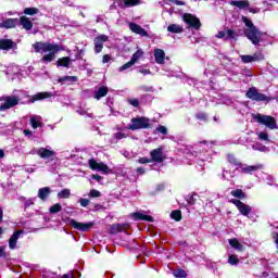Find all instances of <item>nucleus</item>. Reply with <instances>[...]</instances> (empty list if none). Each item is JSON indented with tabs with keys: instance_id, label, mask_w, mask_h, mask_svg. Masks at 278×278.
<instances>
[{
	"instance_id": "f257e3e1",
	"label": "nucleus",
	"mask_w": 278,
	"mask_h": 278,
	"mask_svg": "<svg viewBox=\"0 0 278 278\" xmlns=\"http://www.w3.org/2000/svg\"><path fill=\"white\" fill-rule=\"evenodd\" d=\"M33 49L35 53H46L40 60L43 64H51V62L55 60V55H58L60 51H64V47L58 43L42 41L35 42Z\"/></svg>"
},
{
	"instance_id": "f03ea898",
	"label": "nucleus",
	"mask_w": 278,
	"mask_h": 278,
	"mask_svg": "<svg viewBox=\"0 0 278 278\" xmlns=\"http://www.w3.org/2000/svg\"><path fill=\"white\" fill-rule=\"evenodd\" d=\"M242 21L245 25V28L243 29L244 36L252 42V45H260L262 42V38L264 37V33L260 31L257 27H255V24L247 17L242 16Z\"/></svg>"
},
{
	"instance_id": "7ed1b4c3",
	"label": "nucleus",
	"mask_w": 278,
	"mask_h": 278,
	"mask_svg": "<svg viewBox=\"0 0 278 278\" xmlns=\"http://www.w3.org/2000/svg\"><path fill=\"white\" fill-rule=\"evenodd\" d=\"M0 112H5L8 110H12V108H16L21 99L18 98V96H2L0 98Z\"/></svg>"
},
{
	"instance_id": "20e7f679",
	"label": "nucleus",
	"mask_w": 278,
	"mask_h": 278,
	"mask_svg": "<svg viewBox=\"0 0 278 278\" xmlns=\"http://www.w3.org/2000/svg\"><path fill=\"white\" fill-rule=\"evenodd\" d=\"M254 121L261 125H265L268 129H277V119L270 115H254Z\"/></svg>"
},
{
	"instance_id": "39448f33",
	"label": "nucleus",
	"mask_w": 278,
	"mask_h": 278,
	"mask_svg": "<svg viewBox=\"0 0 278 278\" xmlns=\"http://www.w3.org/2000/svg\"><path fill=\"white\" fill-rule=\"evenodd\" d=\"M131 123L128 126V129H131V131H136L138 129H149V118L147 117H135L131 119Z\"/></svg>"
},
{
	"instance_id": "423d86ee",
	"label": "nucleus",
	"mask_w": 278,
	"mask_h": 278,
	"mask_svg": "<svg viewBox=\"0 0 278 278\" xmlns=\"http://www.w3.org/2000/svg\"><path fill=\"white\" fill-rule=\"evenodd\" d=\"M89 168H91V170H98V173H102L103 175H110V173H112V169H110L108 165L99 163L94 161V159L89 160Z\"/></svg>"
},
{
	"instance_id": "0eeeda50",
	"label": "nucleus",
	"mask_w": 278,
	"mask_h": 278,
	"mask_svg": "<svg viewBox=\"0 0 278 278\" xmlns=\"http://www.w3.org/2000/svg\"><path fill=\"white\" fill-rule=\"evenodd\" d=\"M182 21L192 29H200L201 27V21L190 13H185L182 15Z\"/></svg>"
},
{
	"instance_id": "6e6552de",
	"label": "nucleus",
	"mask_w": 278,
	"mask_h": 278,
	"mask_svg": "<svg viewBox=\"0 0 278 278\" xmlns=\"http://www.w3.org/2000/svg\"><path fill=\"white\" fill-rule=\"evenodd\" d=\"M245 97L248 99H251L252 101H269L270 100L268 99V97H266V94L260 93V91H257V88L255 87L250 88L247 91Z\"/></svg>"
},
{
	"instance_id": "1a4fd4ad",
	"label": "nucleus",
	"mask_w": 278,
	"mask_h": 278,
	"mask_svg": "<svg viewBox=\"0 0 278 278\" xmlns=\"http://www.w3.org/2000/svg\"><path fill=\"white\" fill-rule=\"evenodd\" d=\"M70 225L77 231H90L94 227V222L79 223L75 219H70Z\"/></svg>"
},
{
	"instance_id": "9d476101",
	"label": "nucleus",
	"mask_w": 278,
	"mask_h": 278,
	"mask_svg": "<svg viewBox=\"0 0 278 278\" xmlns=\"http://www.w3.org/2000/svg\"><path fill=\"white\" fill-rule=\"evenodd\" d=\"M36 153L41 157V160H53L56 155L55 151L51 149V147L39 148L36 150Z\"/></svg>"
},
{
	"instance_id": "9b49d317",
	"label": "nucleus",
	"mask_w": 278,
	"mask_h": 278,
	"mask_svg": "<svg viewBox=\"0 0 278 278\" xmlns=\"http://www.w3.org/2000/svg\"><path fill=\"white\" fill-rule=\"evenodd\" d=\"M230 203L236 205V207L239 210V212H240V214H242V216H249L253 210L250 205L244 204V202H242L240 200L232 199V200H230Z\"/></svg>"
},
{
	"instance_id": "f8f14e48",
	"label": "nucleus",
	"mask_w": 278,
	"mask_h": 278,
	"mask_svg": "<svg viewBox=\"0 0 278 278\" xmlns=\"http://www.w3.org/2000/svg\"><path fill=\"white\" fill-rule=\"evenodd\" d=\"M239 168H241V173L243 175H253V173H257V170H262V168H264V165L263 164H256V165L241 164Z\"/></svg>"
},
{
	"instance_id": "ddd939ff",
	"label": "nucleus",
	"mask_w": 278,
	"mask_h": 278,
	"mask_svg": "<svg viewBox=\"0 0 278 278\" xmlns=\"http://www.w3.org/2000/svg\"><path fill=\"white\" fill-rule=\"evenodd\" d=\"M109 37L106 35H99L93 39L94 53H101L103 51V43L108 42Z\"/></svg>"
},
{
	"instance_id": "4468645a",
	"label": "nucleus",
	"mask_w": 278,
	"mask_h": 278,
	"mask_svg": "<svg viewBox=\"0 0 278 278\" xmlns=\"http://www.w3.org/2000/svg\"><path fill=\"white\" fill-rule=\"evenodd\" d=\"M240 59L243 62V64H251V62H260L264 60V54L254 53L253 55H241Z\"/></svg>"
},
{
	"instance_id": "2eb2a0df",
	"label": "nucleus",
	"mask_w": 278,
	"mask_h": 278,
	"mask_svg": "<svg viewBox=\"0 0 278 278\" xmlns=\"http://www.w3.org/2000/svg\"><path fill=\"white\" fill-rule=\"evenodd\" d=\"M150 155L152 157V162H156L157 164L164 162V152L162 151V148L154 149L150 152Z\"/></svg>"
},
{
	"instance_id": "dca6fc26",
	"label": "nucleus",
	"mask_w": 278,
	"mask_h": 278,
	"mask_svg": "<svg viewBox=\"0 0 278 278\" xmlns=\"http://www.w3.org/2000/svg\"><path fill=\"white\" fill-rule=\"evenodd\" d=\"M23 236V230H16L9 239V249L14 251L16 249V243L18 242V239Z\"/></svg>"
},
{
	"instance_id": "f3484780",
	"label": "nucleus",
	"mask_w": 278,
	"mask_h": 278,
	"mask_svg": "<svg viewBox=\"0 0 278 278\" xmlns=\"http://www.w3.org/2000/svg\"><path fill=\"white\" fill-rule=\"evenodd\" d=\"M142 4V0H119L118 1V7L119 8H134L136 5Z\"/></svg>"
},
{
	"instance_id": "a211bd4d",
	"label": "nucleus",
	"mask_w": 278,
	"mask_h": 278,
	"mask_svg": "<svg viewBox=\"0 0 278 278\" xmlns=\"http://www.w3.org/2000/svg\"><path fill=\"white\" fill-rule=\"evenodd\" d=\"M129 29L134 31V34H138L139 36L147 37L149 34L144 28H142L140 25L136 23H130L129 24Z\"/></svg>"
},
{
	"instance_id": "6ab92c4d",
	"label": "nucleus",
	"mask_w": 278,
	"mask_h": 278,
	"mask_svg": "<svg viewBox=\"0 0 278 278\" xmlns=\"http://www.w3.org/2000/svg\"><path fill=\"white\" fill-rule=\"evenodd\" d=\"M18 23V20L16 18H7L0 21V27H3L4 29H12V27H16V24Z\"/></svg>"
},
{
	"instance_id": "aec40b11",
	"label": "nucleus",
	"mask_w": 278,
	"mask_h": 278,
	"mask_svg": "<svg viewBox=\"0 0 278 278\" xmlns=\"http://www.w3.org/2000/svg\"><path fill=\"white\" fill-rule=\"evenodd\" d=\"M216 38H225L226 40H233V38H236V31H233L232 29H228L226 31L220 30L216 35Z\"/></svg>"
},
{
	"instance_id": "412c9836",
	"label": "nucleus",
	"mask_w": 278,
	"mask_h": 278,
	"mask_svg": "<svg viewBox=\"0 0 278 278\" xmlns=\"http://www.w3.org/2000/svg\"><path fill=\"white\" fill-rule=\"evenodd\" d=\"M53 97V93L51 92H39L30 99V103H35V101H42L45 99H51Z\"/></svg>"
},
{
	"instance_id": "4be33fe9",
	"label": "nucleus",
	"mask_w": 278,
	"mask_h": 278,
	"mask_svg": "<svg viewBox=\"0 0 278 278\" xmlns=\"http://www.w3.org/2000/svg\"><path fill=\"white\" fill-rule=\"evenodd\" d=\"M166 58V53L162 49L154 50V59L156 64H164V60Z\"/></svg>"
},
{
	"instance_id": "5701e85b",
	"label": "nucleus",
	"mask_w": 278,
	"mask_h": 278,
	"mask_svg": "<svg viewBox=\"0 0 278 278\" xmlns=\"http://www.w3.org/2000/svg\"><path fill=\"white\" fill-rule=\"evenodd\" d=\"M132 218L135 220H146L147 223H153L152 216L144 215V213H141V212L132 213Z\"/></svg>"
},
{
	"instance_id": "b1692460",
	"label": "nucleus",
	"mask_w": 278,
	"mask_h": 278,
	"mask_svg": "<svg viewBox=\"0 0 278 278\" xmlns=\"http://www.w3.org/2000/svg\"><path fill=\"white\" fill-rule=\"evenodd\" d=\"M10 49H14V41L10 39H1L0 40V50L10 51Z\"/></svg>"
},
{
	"instance_id": "393cba45",
	"label": "nucleus",
	"mask_w": 278,
	"mask_h": 278,
	"mask_svg": "<svg viewBox=\"0 0 278 278\" xmlns=\"http://www.w3.org/2000/svg\"><path fill=\"white\" fill-rule=\"evenodd\" d=\"M30 125L33 129H38V127H42V117L39 115L30 116Z\"/></svg>"
},
{
	"instance_id": "a878e982",
	"label": "nucleus",
	"mask_w": 278,
	"mask_h": 278,
	"mask_svg": "<svg viewBox=\"0 0 278 278\" xmlns=\"http://www.w3.org/2000/svg\"><path fill=\"white\" fill-rule=\"evenodd\" d=\"M108 87L102 86L100 87L96 92H94V99H97V101H99L100 99H103V97H106L108 94Z\"/></svg>"
},
{
	"instance_id": "bb28decb",
	"label": "nucleus",
	"mask_w": 278,
	"mask_h": 278,
	"mask_svg": "<svg viewBox=\"0 0 278 278\" xmlns=\"http://www.w3.org/2000/svg\"><path fill=\"white\" fill-rule=\"evenodd\" d=\"M71 62H72L71 58L63 56L56 61V66H59V67L62 66L63 68H68L71 66Z\"/></svg>"
},
{
	"instance_id": "cd10ccee",
	"label": "nucleus",
	"mask_w": 278,
	"mask_h": 278,
	"mask_svg": "<svg viewBox=\"0 0 278 278\" xmlns=\"http://www.w3.org/2000/svg\"><path fill=\"white\" fill-rule=\"evenodd\" d=\"M51 194V189L49 187H43L38 190V197L41 201H47V198Z\"/></svg>"
},
{
	"instance_id": "c85d7f7f",
	"label": "nucleus",
	"mask_w": 278,
	"mask_h": 278,
	"mask_svg": "<svg viewBox=\"0 0 278 278\" xmlns=\"http://www.w3.org/2000/svg\"><path fill=\"white\" fill-rule=\"evenodd\" d=\"M20 23H21L22 27H24V29H26L27 31H29V29H31L34 27V24L31 23V21L25 16H22L20 18Z\"/></svg>"
},
{
	"instance_id": "c756f323",
	"label": "nucleus",
	"mask_w": 278,
	"mask_h": 278,
	"mask_svg": "<svg viewBox=\"0 0 278 278\" xmlns=\"http://www.w3.org/2000/svg\"><path fill=\"white\" fill-rule=\"evenodd\" d=\"M228 243L232 247V249H235L236 251H244V247L242 245V243H240V241H238V239L232 238L228 240Z\"/></svg>"
},
{
	"instance_id": "7c9ffc66",
	"label": "nucleus",
	"mask_w": 278,
	"mask_h": 278,
	"mask_svg": "<svg viewBox=\"0 0 278 278\" xmlns=\"http://www.w3.org/2000/svg\"><path fill=\"white\" fill-rule=\"evenodd\" d=\"M167 31H169V34H181L184 31V26L179 24H172L167 27Z\"/></svg>"
},
{
	"instance_id": "2f4dec72",
	"label": "nucleus",
	"mask_w": 278,
	"mask_h": 278,
	"mask_svg": "<svg viewBox=\"0 0 278 278\" xmlns=\"http://www.w3.org/2000/svg\"><path fill=\"white\" fill-rule=\"evenodd\" d=\"M230 5H233L235 8H239V10H247V8H249V1L247 0L231 1Z\"/></svg>"
},
{
	"instance_id": "473e14b6",
	"label": "nucleus",
	"mask_w": 278,
	"mask_h": 278,
	"mask_svg": "<svg viewBox=\"0 0 278 278\" xmlns=\"http://www.w3.org/2000/svg\"><path fill=\"white\" fill-rule=\"evenodd\" d=\"M144 56V51L142 49H138L131 56V61L137 64L138 60Z\"/></svg>"
},
{
	"instance_id": "72a5a7b5",
	"label": "nucleus",
	"mask_w": 278,
	"mask_h": 278,
	"mask_svg": "<svg viewBox=\"0 0 278 278\" xmlns=\"http://www.w3.org/2000/svg\"><path fill=\"white\" fill-rule=\"evenodd\" d=\"M235 199H247V194L242 192V189H236L230 192Z\"/></svg>"
},
{
	"instance_id": "f704fd0d",
	"label": "nucleus",
	"mask_w": 278,
	"mask_h": 278,
	"mask_svg": "<svg viewBox=\"0 0 278 278\" xmlns=\"http://www.w3.org/2000/svg\"><path fill=\"white\" fill-rule=\"evenodd\" d=\"M252 149L254 151H261L262 153H268V148L262 143H253Z\"/></svg>"
},
{
	"instance_id": "c9c22d12",
	"label": "nucleus",
	"mask_w": 278,
	"mask_h": 278,
	"mask_svg": "<svg viewBox=\"0 0 278 278\" xmlns=\"http://www.w3.org/2000/svg\"><path fill=\"white\" fill-rule=\"evenodd\" d=\"M228 264H230V266H238V264H240V258H238V255L231 254L228 257Z\"/></svg>"
},
{
	"instance_id": "e433bc0d",
	"label": "nucleus",
	"mask_w": 278,
	"mask_h": 278,
	"mask_svg": "<svg viewBox=\"0 0 278 278\" xmlns=\"http://www.w3.org/2000/svg\"><path fill=\"white\" fill-rule=\"evenodd\" d=\"M59 199H70L71 198V190L70 189H63L58 193Z\"/></svg>"
},
{
	"instance_id": "4c0bfd02",
	"label": "nucleus",
	"mask_w": 278,
	"mask_h": 278,
	"mask_svg": "<svg viewBox=\"0 0 278 278\" xmlns=\"http://www.w3.org/2000/svg\"><path fill=\"white\" fill-rule=\"evenodd\" d=\"M59 84H66V81H77L76 76H64L58 79Z\"/></svg>"
},
{
	"instance_id": "58836bf2",
	"label": "nucleus",
	"mask_w": 278,
	"mask_h": 278,
	"mask_svg": "<svg viewBox=\"0 0 278 278\" xmlns=\"http://www.w3.org/2000/svg\"><path fill=\"white\" fill-rule=\"evenodd\" d=\"M227 159L230 164L239 167L242 166V163H240V161H238V159H236V156H233L232 154H228Z\"/></svg>"
},
{
	"instance_id": "ea45409f",
	"label": "nucleus",
	"mask_w": 278,
	"mask_h": 278,
	"mask_svg": "<svg viewBox=\"0 0 278 278\" xmlns=\"http://www.w3.org/2000/svg\"><path fill=\"white\" fill-rule=\"evenodd\" d=\"M134 64H136L134 61H129L127 63H125L124 65H122L118 71L119 73H123V71H127L128 68H131V66H134Z\"/></svg>"
},
{
	"instance_id": "a19ab883",
	"label": "nucleus",
	"mask_w": 278,
	"mask_h": 278,
	"mask_svg": "<svg viewBox=\"0 0 278 278\" xmlns=\"http://www.w3.org/2000/svg\"><path fill=\"white\" fill-rule=\"evenodd\" d=\"M24 14H26L28 16H34V14H38V9H36V8H26L24 10Z\"/></svg>"
},
{
	"instance_id": "79ce46f5",
	"label": "nucleus",
	"mask_w": 278,
	"mask_h": 278,
	"mask_svg": "<svg viewBox=\"0 0 278 278\" xmlns=\"http://www.w3.org/2000/svg\"><path fill=\"white\" fill-rule=\"evenodd\" d=\"M62 211V205L56 203L50 207V214H58V212Z\"/></svg>"
},
{
	"instance_id": "37998d69",
	"label": "nucleus",
	"mask_w": 278,
	"mask_h": 278,
	"mask_svg": "<svg viewBox=\"0 0 278 278\" xmlns=\"http://www.w3.org/2000/svg\"><path fill=\"white\" fill-rule=\"evenodd\" d=\"M170 216H172V218H173L174 220L179 222V220H181V211H173V212L170 213Z\"/></svg>"
},
{
	"instance_id": "c03bdc74",
	"label": "nucleus",
	"mask_w": 278,
	"mask_h": 278,
	"mask_svg": "<svg viewBox=\"0 0 278 278\" xmlns=\"http://www.w3.org/2000/svg\"><path fill=\"white\" fill-rule=\"evenodd\" d=\"M22 201H24V207H29L30 205H34V202L36 201V198L31 199H25L23 198Z\"/></svg>"
},
{
	"instance_id": "a18cd8bd",
	"label": "nucleus",
	"mask_w": 278,
	"mask_h": 278,
	"mask_svg": "<svg viewBox=\"0 0 278 278\" xmlns=\"http://www.w3.org/2000/svg\"><path fill=\"white\" fill-rule=\"evenodd\" d=\"M89 197L91 199H99V197H101V192L97 189L90 190Z\"/></svg>"
},
{
	"instance_id": "49530a36",
	"label": "nucleus",
	"mask_w": 278,
	"mask_h": 278,
	"mask_svg": "<svg viewBox=\"0 0 278 278\" xmlns=\"http://www.w3.org/2000/svg\"><path fill=\"white\" fill-rule=\"evenodd\" d=\"M257 136H258V139H260V140H263V141H265V142H268V132L261 131V132L257 134Z\"/></svg>"
},
{
	"instance_id": "de8ad7c7",
	"label": "nucleus",
	"mask_w": 278,
	"mask_h": 278,
	"mask_svg": "<svg viewBox=\"0 0 278 278\" xmlns=\"http://www.w3.org/2000/svg\"><path fill=\"white\" fill-rule=\"evenodd\" d=\"M175 277H178V278H186L187 277V274H186V270H182V269H178L174 273Z\"/></svg>"
},
{
	"instance_id": "09e8293b",
	"label": "nucleus",
	"mask_w": 278,
	"mask_h": 278,
	"mask_svg": "<svg viewBox=\"0 0 278 278\" xmlns=\"http://www.w3.org/2000/svg\"><path fill=\"white\" fill-rule=\"evenodd\" d=\"M79 203H80L81 207H88L90 205V200L80 198Z\"/></svg>"
},
{
	"instance_id": "8fccbe9b",
	"label": "nucleus",
	"mask_w": 278,
	"mask_h": 278,
	"mask_svg": "<svg viewBox=\"0 0 278 278\" xmlns=\"http://www.w3.org/2000/svg\"><path fill=\"white\" fill-rule=\"evenodd\" d=\"M156 131H159V134H163V136H166V134H168V128H166L165 126H159L156 128Z\"/></svg>"
},
{
	"instance_id": "3c124183",
	"label": "nucleus",
	"mask_w": 278,
	"mask_h": 278,
	"mask_svg": "<svg viewBox=\"0 0 278 278\" xmlns=\"http://www.w3.org/2000/svg\"><path fill=\"white\" fill-rule=\"evenodd\" d=\"M114 138L115 140H123L124 138H127V135H125V132L119 131L114 135Z\"/></svg>"
},
{
	"instance_id": "603ef678",
	"label": "nucleus",
	"mask_w": 278,
	"mask_h": 278,
	"mask_svg": "<svg viewBox=\"0 0 278 278\" xmlns=\"http://www.w3.org/2000/svg\"><path fill=\"white\" fill-rule=\"evenodd\" d=\"M112 60V56L110 54H104L102 58V64H108Z\"/></svg>"
},
{
	"instance_id": "864d4df0",
	"label": "nucleus",
	"mask_w": 278,
	"mask_h": 278,
	"mask_svg": "<svg viewBox=\"0 0 278 278\" xmlns=\"http://www.w3.org/2000/svg\"><path fill=\"white\" fill-rule=\"evenodd\" d=\"M130 105H132L134 108H138V105H140V102L138 101V99H130L129 100Z\"/></svg>"
},
{
	"instance_id": "5fc2aeb1",
	"label": "nucleus",
	"mask_w": 278,
	"mask_h": 278,
	"mask_svg": "<svg viewBox=\"0 0 278 278\" xmlns=\"http://www.w3.org/2000/svg\"><path fill=\"white\" fill-rule=\"evenodd\" d=\"M139 164H149L151 162V160H149L148 157H141L138 160Z\"/></svg>"
},
{
	"instance_id": "6e6d98bb",
	"label": "nucleus",
	"mask_w": 278,
	"mask_h": 278,
	"mask_svg": "<svg viewBox=\"0 0 278 278\" xmlns=\"http://www.w3.org/2000/svg\"><path fill=\"white\" fill-rule=\"evenodd\" d=\"M197 118H199L200 121H207V115L204 113H200L197 115Z\"/></svg>"
},
{
	"instance_id": "4d7b16f0",
	"label": "nucleus",
	"mask_w": 278,
	"mask_h": 278,
	"mask_svg": "<svg viewBox=\"0 0 278 278\" xmlns=\"http://www.w3.org/2000/svg\"><path fill=\"white\" fill-rule=\"evenodd\" d=\"M77 114H79L80 116H86V114H88V110L78 109Z\"/></svg>"
},
{
	"instance_id": "13d9d810",
	"label": "nucleus",
	"mask_w": 278,
	"mask_h": 278,
	"mask_svg": "<svg viewBox=\"0 0 278 278\" xmlns=\"http://www.w3.org/2000/svg\"><path fill=\"white\" fill-rule=\"evenodd\" d=\"M139 73H141V75H151V71H149L147 68H140Z\"/></svg>"
},
{
	"instance_id": "bf43d9fd",
	"label": "nucleus",
	"mask_w": 278,
	"mask_h": 278,
	"mask_svg": "<svg viewBox=\"0 0 278 278\" xmlns=\"http://www.w3.org/2000/svg\"><path fill=\"white\" fill-rule=\"evenodd\" d=\"M274 182H275V178L273 176H267V185L273 186Z\"/></svg>"
},
{
	"instance_id": "052dcab7",
	"label": "nucleus",
	"mask_w": 278,
	"mask_h": 278,
	"mask_svg": "<svg viewBox=\"0 0 278 278\" xmlns=\"http://www.w3.org/2000/svg\"><path fill=\"white\" fill-rule=\"evenodd\" d=\"M92 179H96V181H101L103 177L99 176V174H93Z\"/></svg>"
},
{
	"instance_id": "680f3d73",
	"label": "nucleus",
	"mask_w": 278,
	"mask_h": 278,
	"mask_svg": "<svg viewBox=\"0 0 278 278\" xmlns=\"http://www.w3.org/2000/svg\"><path fill=\"white\" fill-rule=\"evenodd\" d=\"M5 255V247H0V257H3Z\"/></svg>"
},
{
	"instance_id": "e2e57ef3",
	"label": "nucleus",
	"mask_w": 278,
	"mask_h": 278,
	"mask_svg": "<svg viewBox=\"0 0 278 278\" xmlns=\"http://www.w3.org/2000/svg\"><path fill=\"white\" fill-rule=\"evenodd\" d=\"M137 173H139V175H144V168L138 167Z\"/></svg>"
},
{
	"instance_id": "0e129e2a",
	"label": "nucleus",
	"mask_w": 278,
	"mask_h": 278,
	"mask_svg": "<svg viewBox=\"0 0 278 278\" xmlns=\"http://www.w3.org/2000/svg\"><path fill=\"white\" fill-rule=\"evenodd\" d=\"M61 278H74L73 274H65Z\"/></svg>"
},
{
	"instance_id": "69168bd1",
	"label": "nucleus",
	"mask_w": 278,
	"mask_h": 278,
	"mask_svg": "<svg viewBox=\"0 0 278 278\" xmlns=\"http://www.w3.org/2000/svg\"><path fill=\"white\" fill-rule=\"evenodd\" d=\"M24 134L26 136H31L33 135L31 130H28V129H24Z\"/></svg>"
},
{
	"instance_id": "338daca9",
	"label": "nucleus",
	"mask_w": 278,
	"mask_h": 278,
	"mask_svg": "<svg viewBox=\"0 0 278 278\" xmlns=\"http://www.w3.org/2000/svg\"><path fill=\"white\" fill-rule=\"evenodd\" d=\"M3 220V208L0 207V223Z\"/></svg>"
},
{
	"instance_id": "774afa93",
	"label": "nucleus",
	"mask_w": 278,
	"mask_h": 278,
	"mask_svg": "<svg viewBox=\"0 0 278 278\" xmlns=\"http://www.w3.org/2000/svg\"><path fill=\"white\" fill-rule=\"evenodd\" d=\"M5 155V153L3 152V150H0V160Z\"/></svg>"
}]
</instances>
